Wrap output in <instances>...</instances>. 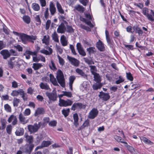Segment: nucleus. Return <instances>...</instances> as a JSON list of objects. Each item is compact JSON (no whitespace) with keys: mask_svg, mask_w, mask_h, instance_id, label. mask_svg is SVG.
Returning <instances> with one entry per match:
<instances>
[{"mask_svg":"<svg viewBox=\"0 0 154 154\" xmlns=\"http://www.w3.org/2000/svg\"><path fill=\"white\" fill-rule=\"evenodd\" d=\"M45 111L43 108H38L35 111L34 115L35 116H38L39 115L43 114Z\"/></svg>","mask_w":154,"mask_h":154,"instance_id":"23","label":"nucleus"},{"mask_svg":"<svg viewBox=\"0 0 154 154\" xmlns=\"http://www.w3.org/2000/svg\"><path fill=\"white\" fill-rule=\"evenodd\" d=\"M149 10L148 8H144L142 10V13L147 17L149 20L151 21H154L153 16L154 17V12L152 10H150L151 14H149L148 13Z\"/></svg>","mask_w":154,"mask_h":154,"instance_id":"3","label":"nucleus"},{"mask_svg":"<svg viewBox=\"0 0 154 154\" xmlns=\"http://www.w3.org/2000/svg\"><path fill=\"white\" fill-rule=\"evenodd\" d=\"M51 23V21L50 20H47L46 23L45 29L48 30L50 27V24Z\"/></svg>","mask_w":154,"mask_h":154,"instance_id":"56","label":"nucleus"},{"mask_svg":"<svg viewBox=\"0 0 154 154\" xmlns=\"http://www.w3.org/2000/svg\"><path fill=\"white\" fill-rule=\"evenodd\" d=\"M52 37L53 40H54V42H59L58 35L56 32V31H54L52 34Z\"/></svg>","mask_w":154,"mask_h":154,"instance_id":"33","label":"nucleus"},{"mask_svg":"<svg viewBox=\"0 0 154 154\" xmlns=\"http://www.w3.org/2000/svg\"><path fill=\"white\" fill-rule=\"evenodd\" d=\"M76 72L78 74L81 75L85 79H86L87 78V75L85 74L84 72L81 69L77 68L75 69Z\"/></svg>","mask_w":154,"mask_h":154,"instance_id":"22","label":"nucleus"},{"mask_svg":"<svg viewBox=\"0 0 154 154\" xmlns=\"http://www.w3.org/2000/svg\"><path fill=\"white\" fill-rule=\"evenodd\" d=\"M31 113V111L29 109H26L24 111V114L25 116H28L30 115Z\"/></svg>","mask_w":154,"mask_h":154,"instance_id":"52","label":"nucleus"},{"mask_svg":"<svg viewBox=\"0 0 154 154\" xmlns=\"http://www.w3.org/2000/svg\"><path fill=\"white\" fill-rule=\"evenodd\" d=\"M5 111L8 112H11V106L8 104H5L4 106Z\"/></svg>","mask_w":154,"mask_h":154,"instance_id":"41","label":"nucleus"},{"mask_svg":"<svg viewBox=\"0 0 154 154\" xmlns=\"http://www.w3.org/2000/svg\"><path fill=\"white\" fill-rule=\"evenodd\" d=\"M57 78L58 82L63 87L65 86V79L63 74L61 71L59 69L57 72Z\"/></svg>","mask_w":154,"mask_h":154,"instance_id":"2","label":"nucleus"},{"mask_svg":"<svg viewBox=\"0 0 154 154\" xmlns=\"http://www.w3.org/2000/svg\"><path fill=\"white\" fill-rule=\"evenodd\" d=\"M49 9L48 8H46V10L45 11V17L46 19H47L49 16V11H48Z\"/></svg>","mask_w":154,"mask_h":154,"instance_id":"57","label":"nucleus"},{"mask_svg":"<svg viewBox=\"0 0 154 154\" xmlns=\"http://www.w3.org/2000/svg\"><path fill=\"white\" fill-rule=\"evenodd\" d=\"M57 123L56 121L54 120L49 122L48 125L50 126L55 127L56 126Z\"/></svg>","mask_w":154,"mask_h":154,"instance_id":"49","label":"nucleus"},{"mask_svg":"<svg viewBox=\"0 0 154 154\" xmlns=\"http://www.w3.org/2000/svg\"><path fill=\"white\" fill-rule=\"evenodd\" d=\"M99 97L100 98L105 101H106L109 99L110 97L108 93L101 92L100 93Z\"/></svg>","mask_w":154,"mask_h":154,"instance_id":"12","label":"nucleus"},{"mask_svg":"<svg viewBox=\"0 0 154 154\" xmlns=\"http://www.w3.org/2000/svg\"><path fill=\"white\" fill-rule=\"evenodd\" d=\"M69 48L71 50L72 53L74 55H76V53L75 52L74 46L72 45H70Z\"/></svg>","mask_w":154,"mask_h":154,"instance_id":"53","label":"nucleus"},{"mask_svg":"<svg viewBox=\"0 0 154 154\" xmlns=\"http://www.w3.org/2000/svg\"><path fill=\"white\" fill-rule=\"evenodd\" d=\"M89 67L90 68V71L92 75L97 73L95 72L97 70L96 67L95 66H90Z\"/></svg>","mask_w":154,"mask_h":154,"instance_id":"37","label":"nucleus"},{"mask_svg":"<svg viewBox=\"0 0 154 154\" xmlns=\"http://www.w3.org/2000/svg\"><path fill=\"white\" fill-rule=\"evenodd\" d=\"M20 102V100L16 98H14L13 101V105L14 106L17 107L18 106L19 103Z\"/></svg>","mask_w":154,"mask_h":154,"instance_id":"44","label":"nucleus"},{"mask_svg":"<svg viewBox=\"0 0 154 154\" xmlns=\"http://www.w3.org/2000/svg\"><path fill=\"white\" fill-rule=\"evenodd\" d=\"M46 95L48 97L49 100L55 101L57 100V96L56 92H49L47 91L45 93Z\"/></svg>","mask_w":154,"mask_h":154,"instance_id":"6","label":"nucleus"},{"mask_svg":"<svg viewBox=\"0 0 154 154\" xmlns=\"http://www.w3.org/2000/svg\"><path fill=\"white\" fill-rule=\"evenodd\" d=\"M73 101L69 100H65L60 99L59 100V105L60 106L66 107L71 106L72 104Z\"/></svg>","mask_w":154,"mask_h":154,"instance_id":"5","label":"nucleus"},{"mask_svg":"<svg viewBox=\"0 0 154 154\" xmlns=\"http://www.w3.org/2000/svg\"><path fill=\"white\" fill-rule=\"evenodd\" d=\"M32 8L35 11H38L39 10L40 7L37 3H34L32 4Z\"/></svg>","mask_w":154,"mask_h":154,"instance_id":"29","label":"nucleus"},{"mask_svg":"<svg viewBox=\"0 0 154 154\" xmlns=\"http://www.w3.org/2000/svg\"><path fill=\"white\" fill-rule=\"evenodd\" d=\"M59 63L60 64L62 65H63L64 64V61L63 60L59 55H58L57 56Z\"/></svg>","mask_w":154,"mask_h":154,"instance_id":"62","label":"nucleus"},{"mask_svg":"<svg viewBox=\"0 0 154 154\" xmlns=\"http://www.w3.org/2000/svg\"><path fill=\"white\" fill-rule=\"evenodd\" d=\"M18 94H20L22 96V97L23 98L25 96L24 91L22 89L18 90Z\"/></svg>","mask_w":154,"mask_h":154,"instance_id":"58","label":"nucleus"},{"mask_svg":"<svg viewBox=\"0 0 154 154\" xmlns=\"http://www.w3.org/2000/svg\"><path fill=\"white\" fill-rule=\"evenodd\" d=\"M62 92L63 93V95L64 96H66L69 97H71L72 96L71 93L70 92L64 91Z\"/></svg>","mask_w":154,"mask_h":154,"instance_id":"51","label":"nucleus"},{"mask_svg":"<svg viewBox=\"0 0 154 154\" xmlns=\"http://www.w3.org/2000/svg\"><path fill=\"white\" fill-rule=\"evenodd\" d=\"M8 66L10 69H13L15 65L13 63V61H8Z\"/></svg>","mask_w":154,"mask_h":154,"instance_id":"55","label":"nucleus"},{"mask_svg":"<svg viewBox=\"0 0 154 154\" xmlns=\"http://www.w3.org/2000/svg\"><path fill=\"white\" fill-rule=\"evenodd\" d=\"M60 41L62 46H65L68 45V40L64 35H62L60 37Z\"/></svg>","mask_w":154,"mask_h":154,"instance_id":"17","label":"nucleus"},{"mask_svg":"<svg viewBox=\"0 0 154 154\" xmlns=\"http://www.w3.org/2000/svg\"><path fill=\"white\" fill-rule=\"evenodd\" d=\"M8 121L9 123L12 122V125H14L17 124V120L16 116L12 115L8 118Z\"/></svg>","mask_w":154,"mask_h":154,"instance_id":"10","label":"nucleus"},{"mask_svg":"<svg viewBox=\"0 0 154 154\" xmlns=\"http://www.w3.org/2000/svg\"><path fill=\"white\" fill-rule=\"evenodd\" d=\"M56 5L58 11L60 13L63 14L64 13V11L62 9L61 5L58 2H57Z\"/></svg>","mask_w":154,"mask_h":154,"instance_id":"36","label":"nucleus"},{"mask_svg":"<svg viewBox=\"0 0 154 154\" xmlns=\"http://www.w3.org/2000/svg\"><path fill=\"white\" fill-rule=\"evenodd\" d=\"M69 111L70 109L69 108L66 109H63L62 110V113L65 117H66L69 115Z\"/></svg>","mask_w":154,"mask_h":154,"instance_id":"40","label":"nucleus"},{"mask_svg":"<svg viewBox=\"0 0 154 154\" xmlns=\"http://www.w3.org/2000/svg\"><path fill=\"white\" fill-rule=\"evenodd\" d=\"M12 128V126L11 125H8L6 128V130L7 133L9 134H11Z\"/></svg>","mask_w":154,"mask_h":154,"instance_id":"42","label":"nucleus"},{"mask_svg":"<svg viewBox=\"0 0 154 154\" xmlns=\"http://www.w3.org/2000/svg\"><path fill=\"white\" fill-rule=\"evenodd\" d=\"M0 54L3 56L4 59H7L11 56L9 51L7 50H3L1 51Z\"/></svg>","mask_w":154,"mask_h":154,"instance_id":"13","label":"nucleus"},{"mask_svg":"<svg viewBox=\"0 0 154 154\" xmlns=\"http://www.w3.org/2000/svg\"><path fill=\"white\" fill-rule=\"evenodd\" d=\"M26 141L27 142L30 143L33 141V137L31 136L26 135Z\"/></svg>","mask_w":154,"mask_h":154,"instance_id":"47","label":"nucleus"},{"mask_svg":"<svg viewBox=\"0 0 154 154\" xmlns=\"http://www.w3.org/2000/svg\"><path fill=\"white\" fill-rule=\"evenodd\" d=\"M87 51L88 52L89 55L91 54H94L95 52V48L93 47H91L87 48L86 49Z\"/></svg>","mask_w":154,"mask_h":154,"instance_id":"35","label":"nucleus"},{"mask_svg":"<svg viewBox=\"0 0 154 154\" xmlns=\"http://www.w3.org/2000/svg\"><path fill=\"white\" fill-rule=\"evenodd\" d=\"M24 130L23 128H18L16 130L15 133L17 136H19L23 135Z\"/></svg>","mask_w":154,"mask_h":154,"instance_id":"27","label":"nucleus"},{"mask_svg":"<svg viewBox=\"0 0 154 154\" xmlns=\"http://www.w3.org/2000/svg\"><path fill=\"white\" fill-rule=\"evenodd\" d=\"M66 30V28L64 24L62 23L58 26L57 29V32L60 33H64Z\"/></svg>","mask_w":154,"mask_h":154,"instance_id":"11","label":"nucleus"},{"mask_svg":"<svg viewBox=\"0 0 154 154\" xmlns=\"http://www.w3.org/2000/svg\"><path fill=\"white\" fill-rule=\"evenodd\" d=\"M79 1L84 6H86L88 2V0H79Z\"/></svg>","mask_w":154,"mask_h":154,"instance_id":"59","label":"nucleus"},{"mask_svg":"<svg viewBox=\"0 0 154 154\" xmlns=\"http://www.w3.org/2000/svg\"><path fill=\"white\" fill-rule=\"evenodd\" d=\"M49 66L50 68L53 70H55L57 69V68L53 60L51 61V63L49 64Z\"/></svg>","mask_w":154,"mask_h":154,"instance_id":"43","label":"nucleus"},{"mask_svg":"<svg viewBox=\"0 0 154 154\" xmlns=\"http://www.w3.org/2000/svg\"><path fill=\"white\" fill-rule=\"evenodd\" d=\"M50 80L52 84L55 86L58 85L56 79L54 77V75L52 74H50Z\"/></svg>","mask_w":154,"mask_h":154,"instance_id":"26","label":"nucleus"},{"mask_svg":"<svg viewBox=\"0 0 154 154\" xmlns=\"http://www.w3.org/2000/svg\"><path fill=\"white\" fill-rule=\"evenodd\" d=\"M114 138L115 139V140L119 142H120L122 143H124L125 144H127V143L126 142H124L122 141V139L121 137L117 135H115L114 136Z\"/></svg>","mask_w":154,"mask_h":154,"instance_id":"45","label":"nucleus"},{"mask_svg":"<svg viewBox=\"0 0 154 154\" xmlns=\"http://www.w3.org/2000/svg\"><path fill=\"white\" fill-rule=\"evenodd\" d=\"M127 149L131 153H132L134 151V149L132 146L129 145H127L126 146Z\"/></svg>","mask_w":154,"mask_h":154,"instance_id":"54","label":"nucleus"},{"mask_svg":"<svg viewBox=\"0 0 154 154\" xmlns=\"http://www.w3.org/2000/svg\"><path fill=\"white\" fill-rule=\"evenodd\" d=\"M74 8L78 11L82 13H83L85 10L84 8L80 5H75Z\"/></svg>","mask_w":154,"mask_h":154,"instance_id":"24","label":"nucleus"},{"mask_svg":"<svg viewBox=\"0 0 154 154\" xmlns=\"http://www.w3.org/2000/svg\"><path fill=\"white\" fill-rule=\"evenodd\" d=\"M19 37L22 42L25 44L26 43L27 41L33 43V41L35 40L37 38L36 36L29 35L24 33L20 34Z\"/></svg>","mask_w":154,"mask_h":154,"instance_id":"1","label":"nucleus"},{"mask_svg":"<svg viewBox=\"0 0 154 154\" xmlns=\"http://www.w3.org/2000/svg\"><path fill=\"white\" fill-rule=\"evenodd\" d=\"M134 31H135V32L138 33L139 35H142L143 32L142 30L138 26H134L133 27Z\"/></svg>","mask_w":154,"mask_h":154,"instance_id":"25","label":"nucleus"},{"mask_svg":"<svg viewBox=\"0 0 154 154\" xmlns=\"http://www.w3.org/2000/svg\"><path fill=\"white\" fill-rule=\"evenodd\" d=\"M97 47L100 51H103L104 50L105 47L103 44L100 40L97 43Z\"/></svg>","mask_w":154,"mask_h":154,"instance_id":"20","label":"nucleus"},{"mask_svg":"<svg viewBox=\"0 0 154 154\" xmlns=\"http://www.w3.org/2000/svg\"><path fill=\"white\" fill-rule=\"evenodd\" d=\"M42 123L39 122L38 124L35 123L33 125H29L27 126L29 131L31 134L37 132L41 127Z\"/></svg>","mask_w":154,"mask_h":154,"instance_id":"4","label":"nucleus"},{"mask_svg":"<svg viewBox=\"0 0 154 154\" xmlns=\"http://www.w3.org/2000/svg\"><path fill=\"white\" fill-rule=\"evenodd\" d=\"M67 31L69 32H73V29L72 26H67Z\"/></svg>","mask_w":154,"mask_h":154,"instance_id":"60","label":"nucleus"},{"mask_svg":"<svg viewBox=\"0 0 154 154\" xmlns=\"http://www.w3.org/2000/svg\"><path fill=\"white\" fill-rule=\"evenodd\" d=\"M18 95V90L13 91L11 93V95L13 96H17Z\"/></svg>","mask_w":154,"mask_h":154,"instance_id":"63","label":"nucleus"},{"mask_svg":"<svg viewBox=\"0 0 154 154\" xmlns=\"http://www.w3.org/2000/svg\"><path fill=\"white\" fill-rule=\"evenodd\" d=\"M51 144V143L49 141H43L42 143V147H47Z\"/></svg>","mask_w":154,"mask_h":154,"instance_id":"38","label":"nucleus"},{"mask_svg":"<svg viewBox=\"0 0 154 154\" xmlns=\"http://www.w3.org/2000/svg\"><path fill=\"white\" fill-rule=\"evenodd\" d=\"M83 105L81 103H74L72 105L71 109L75 111L78 109H82L83 108Z\"/></svg>","mask_w":154,"mask_h":154,"instance_id":"16","label":"nucleus"},{"mask_svg":"<svg viewBox=\"0 0 154 154\" xmlns=\"http://www.w3.org/2000/svg\"><path fill=\"white\" fill-rule=\"evenodd\" d=\"M98 111L97 109L93 108L89 113L88 118L90 119H94L97 115Z\"/></svg>","mask_w":154,"mask_h":154,"instance_id":"7","label":"nucleus"},{"mask_svg":"<svg viewBox=\"0 0 154 154\" xmlns=\"http://www.w3.org/2000/svg\"><path fill=\"white\" fill-rule=\"evenodd\" d=\"M18 118L20 122L23 124H25L27 123L29 121V120L26 119V117L21 113L19 114Z\"/></svg>","mask_w":154,"mask_h":154,"instance_id":"15","label":"nucleus"},{"mask_svg":"<svg viewBox=\"0 0 154 154\" xmlns=\"http://www.w3.org/2000/svg\"><path fill=\"white\" fill-rule=\"evenodd\" d=\"M126 77L127 79L130 81H132L133 78L130 72L126 73Z\"/></svg>","mask_w":154,"mask_h":154,"instance_id":"48","label":"nucleus"},{"mask_svg":"<svg viewBox=\"0 0 154 154\" xmlns=\"http://www.w3.org/2000/svg\"><path fill=\"white\" fill-rule=\"evenodd\" d=\"M39 86L40 88L42 89L48 90L49 91H51V90L49 85L46 83L41 82L40 83Z\"/></svg>","mask_w":154,"mask_h":154,"instance_id":"14","label":"nucleus"},{"mask_svg":"<svg viewBox=\"0 0 154 154\" xmlns=\"http://www.w3.org/2000/svg\"><path fill=\"white\" fill-rule=\"evenodd\" d=\"M83 60L86 63L89 65L91 64L92 63L93 64H94L93 61L91 60H89L87 58H84Z\"/></svg>","mask_w":154,"mask_h":154,"instance_id":"50","label":"nucleus"},{"mask_svg":"<svg viewBox=\"0 0 154 154\" xmlns=\"http://www.w3.org/2000/svg\"><path fill=\"white\" fill-rule=\"evenodd\" d=\"M67 58L71 64L75 66H78L79 64V61L77 59L67 56Z\"/></svg>","mask_w":154,"mask_h":154,"instance_id":"8","label":"nucleus"},{"mask_svg":"<svg viewBox=\"0 0 154 154\" xmlns=\"http://www.w3.org/2000/svg\"><path fill=\"white\" fill-rule=\"evenodd\" d=\"M140 139L145 143L147 144L152 145L153 144V142L145 137H140Z\"/></svg>","mask_w":154,"mask_h":154,"instance_id":"28","label":"nucleus"},{"mask_svg":"<svg viewBox=\"0 0 154 154\" xmlns=\"http://www.w3.org/2000/svg\"><path fill=\"white\" fill-rule=\"evenodd\" d=\"M41 6L43 7H45L46 5V2L45 0H39Z\"/></svg>","mask_w":154,"mask_h":154,"instance_id":"64","label":"nucleus"},{"mask_svg":"<svg viewBox=\"0 0 154 154\" xmlns=\"http://www.w3.org/2000/svg\"><path fill=\"white\" fill-rule=\"evenodd\" d=\"M93 75H94V81L97 82L101 83V78L99 75L97 73Z\"/></svg>","mask_w":154,"mask_h":154,"instance_id":"31","label":"nucleus"},{"mask_svg":"<svg viewBox=\"0 0 154 154\" xmlns=\"http://www.w3.org/2000/svg\"><path fill=\"white\" fill-rule=\"evenodd\" d=\"M49 36L48 35H44L43 36V39H42V43L47 45L49 43Z\"/></svg>","mask_w":154,"mask_h":154,"instance_id":"32","label":"nucleus"},{"mask_svg":"<svg viewBox=\"0 0 154 154\" xmlns=\"http://www.w3.org/2000/svg\"><path fill=\"white\" fill-rule=\"evenodd\" d=\"M76 47L80 54L83 56H85L86 55V53L80 43H78L77 44Z\"/></svg>","mask_w":154,"mask_h":154,"instance_id":"9","label":"nucleus"},{"mask_svg":"<svg viewBox=\"0 0 154 154\" xmlns=\"http://www.w3.org/2000/svg\"><path fill=\"white\" fill-rule=\"evenodd\" d=\"M37 52L36 51H34L32 52L29 51L27 50L24 53V55H26L27 54H30V55L36 56L37 55Z\"/></svg>","mask_w":154,"mask_h":154,"instance_id":"39","label":"nucleus"},{"mask_svg":"<svg viewBox=\"0 0 154 154\" xmlns=\"http://www.w3.org/2000/svg\"><path fill=\"white\" fill-rule=\"evenodd\" d=\"M76 79L74 75H71L69 78V85L70 89L71 90H72V84L74 81Z\"/></svg>","mask_w":154,"mask_h":154,"instance_id":"19","label":"nucleus"},{"mask_svg":"<svg viewBox=\"0 0 154 154\" xmlns=\"http://www.w3.org/2000/svg\"><path fill=\"white\" fill-rule=\"evenodd\" d=\"M49 10L51 14L53 15L56 12V9L53 2H51L50 4Z\"/></svg>","mask_w":154,"mask_h":154,"instance_id":"21","label":"nucleus"},{"mask_svg":"<svg viewBox=\"0 0 154 154\" xmlns=\"http://www.w3.org/2000/svg\"><path fill=\"white\" fill-rule=\"evenodd\" d=\"M48 51L43 49L41 50L40 51V52L42 54H45L46 55H50L52 54L53 51L52 49L49 47H48Z\"/></svg>","mask_w":154,"mask_h":154,"instance_id":"18","label":"nucleus"},{"mask_svg":"<svg viewBox=\"0 0 154 154\" xmlns=\"http://www.w3.org/2000/svg\"><path fill=\"white\" fill-rule=\"evenodd\" d=\"M102 86L101 83L97 82L94 84L92 85V88L94 90H97L100 89Z\"/></svg>","mask_w":154,"mask_h":154,"instance_id":"30","label":"nucleus"},{"mask_svg":"<svg viewBox=\"0 0 154 154\" xmlns=\"http://www.w3.org/2000/svg\"><path fill=\"white\" fill-rule=\"evenodd\" d=\"M83 19L84 22L88 25H89L90 27H93V25L92 24L90 21H87L86 19L84 18H83Z\"/></svg>","mask_w":154,"mask_h":154,"instance_id":"61","label":"nucleus"},{"mask_svg":"<svg viewBox=\"0 0 154 154\" xmlns=\"http://www.w3.org/2000/svg\"><path fill=\"white\" fill-rule=\"evenodd\" d=\"M23 20L26 23L28 24L30 22V18L28 16H24L23 17Z\"/></svg>","mask_w":154,"mask_h":154,"instance_id":"46","label":"nucleus"},{"mask_svg":"<svg viewBox=\"0 0 154 154\" xmlns=\"http://www.w3.org/2000/svg\"><path fill=\"white\" fill-rule=\"evenodd\" d=\"M42 66V65L40 63H34L32 67L35 70H37Z\"/></svg>","mask_w":154,"mask_h":154,"instance_id":"34","label":"nucleus"}]
</instances>
